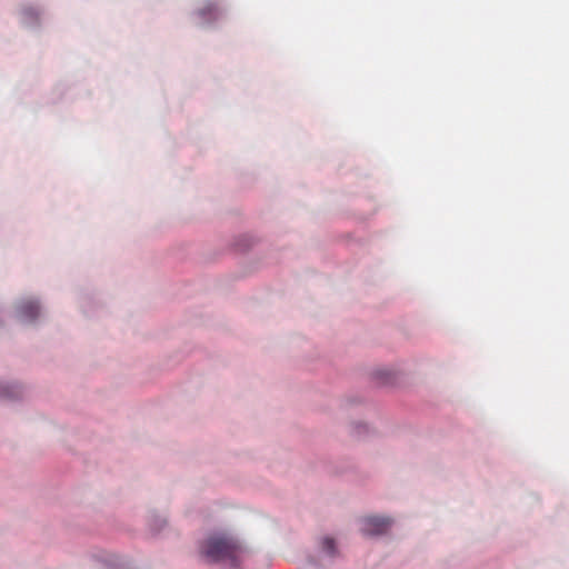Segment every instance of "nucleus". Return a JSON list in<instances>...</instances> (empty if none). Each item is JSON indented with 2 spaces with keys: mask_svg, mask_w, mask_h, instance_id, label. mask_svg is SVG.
<instances>
[{
  "mask_svg": "<svg viewBox=\"0 0 569 569\" xmlns=\"http://www.w3.org/2000/svg\"><path fill=\"white\" fill-rule=\"evenodd\" d=\"M3 323V312L2 310L0 309V326Z\"/></svg>",
  "mask_w": 569,
  "mask_h": 569,
  "instance_id": "nucleus-13",
  "label": "nucleus"
},
{
  "mask_svg": "<svg viewBox=\"0 0 569 569\" xmlns=\"http://www.w3.org/2000/svg\"><path fill=\"white\" fill-rule=\"evenodd\" d=\"M243 553L241 542L234 536L214 531L202 542L201 555L208 563L220 565L234 569L240 566V557Z\"/></svg>",
  "mask_w": 569,
  "mask_h": 569,
  "instance_id": "nucleus-1",
  "label": "nucleus"
},
{
  "mask_svg": "<svg viewBox=\"0 0 569 569\" xmlns=\"http://www.w3.org/2000/svg\"><path fill=\"white\" fill-rule=\"evenodd\" d=\"M93 558L99 562L101 569H129L128 563L116 555L106 553L93 556Z\"/></svg>",
  "mask_w": 569,
  "mask_h": 569,
  "instance_id": "nucleus-8",
  "label": "nucleus"
},
{
  "mask_svg": "<svg viewBox=\"0 0 569 569\" xmlns=\"http://www.w3.org/2000/svg\"><path fill=\"white\" fill-rule=\"evenodd\" d=\"M168 525L167 519L156 512L150 513L148 519V528L152 535L160 533Z\"/></svg>",
  "mask_w": 569,
  "mask_h": 569,
  "instance_id": "nucleus-10",
  "label": "nucleus"
},
{
  "mask_svg": "<svg viewBox=\"0 0 569 569\" xmlns=\"http://www.w3.org/2000/svg\"><path fill=\"white\" fill-rule=\"evenodd\" d=\"M23 388L16 382L0 380V400L16 402L23 398Z\"/></svg>",
  "mask_w": 569,
  "mask_h": 569,
  "instance_id": "nucleus-6",
  "label": "nucleus"
},
{
  "mask_svg": "<svg viewBox=\"0 0 569 569\" xmlns=\"http://www.w3.org/2000/svg\"><path fill=\"white\" fill-rule=\"evenodd\" d=\"M41 316V305L37 298H26L18 302L16 307L14 318L17 321L31 325Z\"/></svg>",
  "mask_w": 569,
  "mask_h": 569,
  "instance_id": "nucleus-3",
  "label": "nucleus"
},
{
  "mask_svg": "<svg viewBox=\"0 0 569 569\" xmlns=\"http://www.w3.org/2000/svg\"><path fill=\"white\" fill-rule=\"evenodd\" d=\"M21 23L29 29H36L40 24V12L31 6L23 7L21 10Z\"/></svg>",
  "mask_w": 569,
  "mask_h": 569,
  "instance_id": "nucleus-9",
  "label": "nucleus"
},
{
  "mask_svg": "<svg viewBox=\"0 0 569 569\" xmlns=\"http://www.w3.org/2000/svg\"><path fill=\"white\" fill-rule=\"evenodd\" d=\"M226 14V9L219 7L213 0H207L203 7L193 11V16L198 19L200 26H211L219 21Z\"/></svg>",
  "mask_w": 569,
  "mask_h": 569,
  "instance_id": "nucleus-4",
  "label": "nucleus"
},
{
  "mask_svg": "<svg viewBox=\"0 0 569 569\" xmlns=\"http://www.w3.org/2000/svg\"><path fill=\"white\" fill-rule=\"evenodd\" d=\"M319 556L325 559L335 560L340 556V551L336 540L330 536H325L319 539Z\"/></svg>",
  "mask_w": 569,
  "mask_h": 569,
  "instance_id": "nucleus-7",
  "label": "nucleus"
},
{
  "mask_svg": "<svg viewBox=\"0 0 569 569\" xmlns=\"http://www.w3.org/2000/svg\"><path fill=\"white\" fill-rule=\"evenodd\" d=\"M371 380L378 387H392L401 380V372L393 367L377 368L371 372Z\"/></svg>",
  "mask_w": 569,
  "mask_h": 569,
  "instance_id": "nucleus-5",
  "label": "nucleus"
},
{
  "mask_svg": "<svg viewBox=\"0 0 569 569\" xmlns=\"http://www.w3.org/2000/svg\"><path fill=\"white\" fill-rule=\"evenodd\" d=\"M395 520L390 516L371 515L361 517L358 521L359 531L366 538H380L389 535Z\"/></svg>",
  "mask_w": 569,
  "mask_h": 569,
  "instance_id": "nucleus-2",
  "label": "nucleus"
},
{
  "mask_svg": "<svg viewBox=\"0 0 569 569\" xmlns=\"http://www.w3.org/2000/svg\"><path fill=\"white\" fill-rule=\"evenodd\" d=\"M252 244L253 239L248 234H242L234 241V248L238 251H246L251 248Z\"/></svg>",
  "mask_w": 569,
  "mask_h": 569,
  "instance_id": "nucleus-11",
  "label": "nucleus"
},
{
  "mask_svg": "<svg viewBox=\"0 0 569 569\" xmlns=\"http://www.w3.org/2000/svg\"><path fill=\"white\" fill-rule=\"evenodd\" d=\"M370 432V427L365 422H355L351 426V433L357 438H362Z\"/></svg>",
  "mask_w": 569,
  "mask_h": 569,
  "instance_id": "nucleus-12",
  "label": "nucleus"
}]
</instances>
